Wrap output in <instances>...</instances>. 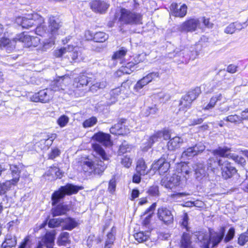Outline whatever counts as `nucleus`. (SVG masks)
I'll list each match as a JSON object with an SVG mask.
<instances>
[{
    "label": "nucleus",
    "mask_w": 248,
    "mask_h": 248,
    "mask_svg": "<svg viewBox=\"0 0 248 248\" xmlns=\"http://www.w3.org/2000/svg\"><path fill=\"white\" fill-rule=\"evenodd\" d=\"M70 81L71 79L68 76L60 77L51 82L49 88L35 93L31 97V99L35 102L48 103L53 98L55 93H63L66 89L67 84Z\"/></svg>",
    "instance_id": "1"
},
{
    "label": "nucleus",
    "mask_w": 248,
    "mask_h": 248,
    "mask_svg": "<svg viewBox=\"0 0 248 248\" xmlns=\"http://www.w3.org/2000/svg\"><path fill=\"white\" fill-rule=\"evenodd\" d=\"M94 155L101 159H95L91 162L86 161L84 162L83 169L84 171L93 173L94 175H101L106 169L109 156L106 154L103 147L97 143L92 144Z\"/></svg>",
    "instance_id": "2"
},
{
    "label": "nucleus",
    "mask_w": 248,
    "mask_h": 248,
    "mask_svg": "<svg viewBox=\"0 0 248 248\" xmlns=\"http://www.w3.org/2000/svg\"><path fill=\"white\" fill-rule=\"evenodd\" d=\"M230 149L226 146L218 147L217 148L211 151L214 157H210L207 161V169L215 171L218 166L221 167L222 163Z\"/></svg>",
    "instance_id": "3"
},
{
    "label": "nucleus",
    "mask_w": 248,
    "mask_h": 248,
    "mask_svg": "<svg viewBox=\"0 0 248 248\" xmlns=\"http://www.w3.org/2000/svg\"><path fill=\"white\" fill-rule=\"evenodd\" d=\"M142 15L133 10L121 8L119 21L123 24L140 25L142 24Z\"/></svg>",
    "instance_id": "4"
},
{
    "label": "nucleus",
    "mask_w": 248,
    "mask_h": 248,
    "mask_svg": "<svg viewBox=\"0 0 248 248\" xmlns=\"http://www.w3.org/2000/svg\"><path fill=\"white\" fill-rule=\"evenodd\" d=\"M82 188L71 184H67L64 186H61L58 190L55 191L51 196L52 204H57L65 195H71L77 193Z\"/></svg>",
    "instance_id": "5"
},
{
    "label": "nucleus",
    "mask_w": 248,
    "mask_h": 248,
    "mask_svg": "<svg viewBox=\"0 0 248 248\" xmlns=\"http://www.w3.org/2000/svg\"><path fill=\"white\" fill-rule=\"evenodd\" d=\"M16 23L22 26L23 28L30 29L35 27L36 24L44 22V18L36 13L29 14L23 16H18L16 19Z\"/></svg>",
    "instance_id": "6"
},
{
    "label": "nucleus",
    "mask_w": 248,
    "mask_h": 248,
    "mask_svg": "<svg viewBox=\"0 0 248 248\" xmlns=\"http://www.w3.org/2000/svg\"><path fill=\"white\" fill-rule=\"evenodd\" d=\"M54 55L57 58L64 56L69 59L71 57L73 61H75L80 56L81 51L80 48L77 46H68L55 50Z\"/></svg>",
    "instance_id": "7"
},
{
    "label": "nucleus",
    "mask_w": 248,
    "mask_h": 248,
    "mask_svg": "<svg viewBox=\"0 0 248 248\" xmlns=\"http://www.w3.org/2000/svg\"><path fill=\"white\" fill-rule=\"evenodd\" d=\"M201 93V90L197 87L190 91L187 94L184 95L179 103V111H186L189 109L193 100L196 99Z\"/></svg>",
    "instance_id": "8"
},
{
    "label": "nucleus",
    "mask_w": 248,
    "mask_h": 248,
    "mask_svg": "<svg viewBox=\"0 0 248 248\" xmlns=\"http://www.w3.org/2000/svg\"><path fill=\"white\" fill-rule=\"evenodd\" d=\"M16 38V44L23 43L24 47H30L31 46H37L40 42L38 37H31L24 33L20 34Z\"/></svg>",
    "instance_id": "9"
},
{
    "label": "nucleus",
    "mask_w": 248,
    "mask_h": 248,
    "mask_svg": "<svg viewBox=\"0 0 248 248\" xmlns=\"http://www.w3.org/2000/svg\"><path fill=\"white\" fill-rule=\"evenodd\" d=\"M220 168L222 171V177L228 179L232 177L237 172V170L233 165L229 162L225 157Z\"/></svg>",
    "instance_id": "10"
},
{
    "label": "nucleus",
    "mask_w": 248,
    "mask_h": 248,
    "mask_svg": "<svg viewBox=\"0 0 248 248\" xmlns=\"http://www.w3.org/2000/svg\"><path fill=\"white\" fill-rule=\"evenodd\" d=\"M225 233L224 228H221L218 232H210L209 234V245L212 244V248H216L223 239Z\"/></svg>",
    "instance_id": "11"
},
{
    "label": "nucleus",
    "mask_w": 248,
    "mask_h": 248,
    "mask_svg": "<svg viewBox=\"0 0 248 248\" xmlns=\"http://www.w3.org/2000/svg\"><path fill=\"white\" fill-rule=\"evenodd\" d=\"M157 217L165 224H170L173 222V216L171 211L165 207H161L158 209Z\"/></svg>",
    "instance_id": "12"
},
{
    "label": "nucleus",
    "mask_w": 248,
    "mask_h": 248,
    "mask_svg": "<svg viewBox=\"0 0 248 248\" xmlns=\"http://www.w3.org/2000/svg\"><path fill=\"white\" fill-rule=\"evenodd\" d=\"M90 4L93 11L100 14L105 13L109 6V4L103 0H93Z\"/></svg>",
    "instance_id": "13"
},
{
    "label": "nucleus",
    "mask_w": 248,
    "mask_h": 248,
    "mask_svg": "<svg viewBox=\"0 0 248 248\" xmlns=\"http://www.w3.org/2000/svg\"><path fill=\"white\" fill-rule=\"evenodd\" d=\"M200 22L197 19H190L180 25L178 29L181 31H194L199 26Z\"/></svg>",
    "instance_id": "14"
},
{
    "label": "nucleus",
    "mask_w": 248,
    "mask_h": 248,
    "mask_svg": "<svg viewBox=\"0 0 248 248\" xmlns=\"http://www.w3.org/2000/svg\"><path fill=\"white\" fill-rule=\"evenodd\" d=\"M180 176L174 174L170 177L163 178L161 182L162 186L167 188L172 189L180 185Z\"/></svg>",
    "instance_id": "15"
},
{
    "label": "nucleus",
    "mask_w": 248,
    "mask_h": 248,
    "mask_svg": "<svg viewBox=\"0 0 248 248\" xmlns=\"http://www.w3.org/2000/svg\"><path fill=\"white\" fill-rule=\"evenodd\" d=\"M62 25L59 22V19L54 16H50L48 20V28L47 32L51 34L52 36L58 34L59 30Z\"/></svg>",
    "instance_id": "16"
},
{
    "label": "nucleus",
    "mask_w": 248,
    "mask_h": 248,
    "mask_svg": "<svg viewBox=\"0 0 248 248\" xmlns=\"http://www.w3.org/2000/svg\"><path fill=\"white\" fill-rule=\"evenodd\" d=\"M56 137V135L55 134L48 135L46 139H42L36 143V149L38 148L43 151L47 150L52 145Z\"/></svg>",
    "instance_id": "17"
},
{
    "label": "nucleus",
    "mask_w": 248,
    "mask_h": 248,
    "mask_svg": "<svg viewBox=\"0 0 248 248\" xmlns=\"http://www.w3.org/2000/svg\"><path fill=\"white\" fill-rule=\"evenodd\" d=\"M124 122L118 123L110 128V132L114 135H124L129 133V130L124 124Z\"/></svg>",
    "instance_id": "18"
},
{
    "label": "nucleus",
    "mask_w": 248,
    "mask_h": 248,
    "mask_svg": "<svg viewBox=\"0 0 248 248\" xmlns=\"http://www.w3.org/2000/svg\"><path fill=\"white\" fill-rule=\"evenodd\" d=\"M110 138L109 134L99 132L93 136V140L101 143L104 146H107L111 144Z\"/></svg>",
    "instance_id": "19"
},
{
    "label": "nucleus",
    "mask_w": 248,
    "mask_h": 248,
    "mask_svg": "<svg viewBox=\"0 0 248 248\" xmlns=\"http://www.w3.org/2000/svg\"><path fill=\"white\" fill-rule=\"evenodd\" d=\"M195 178L197 181L203 183L207 179V173L203 164H200L195 170Z\"/></svg>",
    "instance_id": "20"
},
{
    "label": "nucleus",
    "mask_w": 248,
    "mask_h": 248,
    "mask_svg": "<svg viewBox=\"0 0 248 248\" xmlns=\"http://www.w3.org/2000/svg\"><path fill=\"white\" fill-rule=\"evenodd\" d=\"M170 10L172 15L175 16L183 17L185 16L187 13V6L186 4L182 5L179 8L177 3H172L170 6Z\"/></svg>",
    "instance_id": "21"
},
{
    "label": "nucleus",
    "mask_w": 248,
    "mask_h": 248,
    "mask_svg": "<svg viewBox=\"0 0 248 248\" xmlns=\"http://www.w3.org/2000/svg\"><path fill=\"white\" fill-rule=\"evenodd\" d=\"M55 44V37L51 36L48 39H45L42 43L38 44L36 50L39 52H45L50 49Z\"/></svg>",
    "instance_id": "22"
},
{
    "label": "nucleus",
    "mask_w": 248,
    "mask_h": 248,
    "mask_svg": "<svg viewBox=\"0 0 248 248\" xmlns=\"http://www.w3.org/2000/svg\"><path fill=\"white\" fill-rule=\"evenodd\" d=\"M196 236L202 248H209V235L206 231H199L197 232Z\"/></svg>",
    "instance_id": "23"
},
{
    "label": "nucleus",
    "mask_w": 248,
    "mask_h": 248,
    "mask_svg": "<svg viewBox=\"0 0 248 248\" xmlns=\"http://www.w3.org/2000/svg\"><path fill=\"white\" fill-rule=\"evenodd\" d=\"M16 38L11 40L5 37V34L0 39V46L1 47L6 48L7 51H12L16 47Z\"/></svg>",
    "instance_id": "24"
},
{
    "label": "nucleus",
    "mask_w": 248,
    "mask_h": 248,
    "mask_svg": "<svg viewBox=\"0 0 248 248\" xmlns=\"http://www.w3.org/2000/svg\"><path fill=\"white\" fill-rule=\"evenodd\" d=\"M8 165L9 166L8 168H10L13 177L12 179L11 180L14 182L13 183L14 184H17L19 180L22 166L20 164Z\"/></svg>",
    "instance_id": "25"
},
{
    "label": "nucleus",
    "mask_w": 248,
    "mask_h": 248,
    "mask_svg": "<svg viewBox=\"0 0 248 248\" xmlns=\"http://www.w3.org/2000/svg\"><path fill=\"white\" fill-rule=\"evenodd\" d=\"M127 52V49L124 47H122L119 50L116 51L111 58V61H113V64L116 65L118 62L122 63Z\"/></svg>",
    "instance_id": "26"
},
{
    "label": "nucleus",
    "mask_w": 248,
    "mask_h": 248,
    "mask_svg": "<svg viewBox=\"0 0 248 248\" xmlns=\"http://www.w3.org/2000/svg\"><path fill=\"white\" fill-rule=\"evenodd\" d=\"M90 78H88L84 74H81L74 79L73 86L75 88H79L86 86L90 81Z\"/></svg>",
    "instance_id": "27"
},
{
    "label": "nucleus",
    "mask_w": 248,
    "mask_h": 248,
    "mask_svg": "<svg viewBox=\"0 0 248 248\" xmlns=\"http://www.w3.org/2000/svg\"><path fill=\"white\" fill-rule=\"evenodd\" d=\"M141 56V55H139L137 56L134 59V62H131L127 63L125 67H122L120 72L127 74H130L134 70V66L142 61V60L140 59Z\"/></svg>",
    "instance_id": "28"
},
{
    "label": "nucleus",
    "mask_w": 248,
    "mask_h": 248,
    "mask_svg": "<svg viewBox=\"0 0 248 248\" xmlns=\"http://www.w3.org/2000/svg\"><path fill=\"white\" fill-rule=\"evenodd\" d=\"M17 243L16 237L15 235L11 233H8L5 238L4 241L2 243L1 248H11L15 247Z\"/></svg>",
    "instance_id": "29"
},
{
    "label": "nucleus",
    "mask_w": 248,
    "mask_h": 248,
    "mask_svg": "<svg viewBox=\"0 0 248 248\" xmlns=\"http://www.w3.org/2000/svg\"><path fill=\"white\" fill-rule=\"evenodd\" d=\"M160 137L158 134V132L155 133L154 135L150 136L147 140V141L145 143V146L142 147V150L143 151H147L148 149L151 148L153 145L161 140Z\"/></svg>",
    "instance_id": "30"
},
{
    "label": "nucleus",
    "mask_w": 248,
    "mask_h": 248,
    "mask_svg": "<svg viewBox=\"0 0 248 248\" xmlns=\"http://www.w3.org/2000/svg\"><path fill=\"white\" fill-rule=\"evenodd\" d=\"M183 142V140L179 137L176 136L170 139L167 144L168 149L170 151L174 150L180 147Z\"/></svg>",
    "instance_id": "31"
},
{
    "label": "nucleus",
    "mask_w": 248,
    "mask_h": 248,
    "mask_svg": "<svg viewBox=\"0 0 248 248\" xmlns=\"http://www.w3.org/2000/svg\"><path fill=\"white\" fill-rule=\"evenodd\" d=\"M63 225L62 227V230H66L71 231L76 227L78 224L77 221L73 218L68 217L64 220L62 219Z\"/></svg>",
    "instance_id": "32"
},
{
    "label": "nucleus",
    "mask_w": 248,
    "mask_h": 248,
    "mask_svg": "<svg viewBox=\"0 0 248 248\" xmlns=\"http://www.w3.org/2000/svg\"><path fill=\"white\" fill-rule=\"evenodd\" d=\"M156 206V203L155 202L153 203L145 211L144 214H149L144 219L142 222V224L145 227H147L150 222L151 218L152 217L153 212L155 210Z\"/></svg>",
    "instance_id": "33"
},
{
    "label": "nucleus",
    "mask_w": 248,
    "mask_h": 248,
    "mask_svg": "<svg viewBox=\"0 0 248 248\" xmlns=\"http://www.w3.org/2000/svg\"><path fill=\"white\" fill-rule=\"evenodd\" d=\"M146 166L143 159H140L138 160L137 166V172L140 175H145L148 173V171L146 170Z\"/></svg>",
    "instance_id": "34"
},
{
    "label": "nucleus",
    "mask_w": 248,
    "mask_h": 248,
    "mask_svg": "<svg viewBox=\"0 0 248 248\" xmlns=\"http://www.w3.org/2000/svg\"><path fill=\"white\" fill-rule=\"evenodd\" d=\"M181 248H192L190 235L188 233L184 232L181 240Z\"/></svg>",
    "instance_id": "35"
},
{
    "label": "nucleus",
    "mask_w": 248,
    "mask_h": 248,
    "mask_svg": "<svg viewBox=\"0 0 248 248\" xmlns=\"http://www.w3.org/2000/svg\"><path fill=\"white\" fill-rule=\"evenodd\" d=\"M55 236L51 232H47L42 239V241L46 248L54 245Z\"/></svg>",
    "instance_id": "36"
},
{
    "label": "nucleus",
    "mask_w": 248,
    "mask_h": 248,
    "mask_svg": "<svg viewBox=\"0 0 248 248\" xmlns=\"http://www.w3.org/2000/svg\"><path fill=\"white\" fill-rule=\"evenodd\" d=\"M124 88L123 84H122L120 87L116 88L110 91V96L112 102H115L119 95H120L122 93H124Z\"/></svg>",
    "instance_id": "37"
},
{
    "label": "nucleus",
    "mask_w": 248,
    "mask_h": 248,
    "mask_svg": "<svg viewBox=\"0 0 248 248\" xmlns=\"http://www.w3.org/2000/svg\"><path fill=\"white\" fill-rule=\"evenodd\" d=\"M12 181L7 180L4 183H0V194H4L7 191L10 189L12 186L16 185L14 184Z\"/></svg>",
    "instance_id": "38"
},
{
    "label": "nucleus",
    "mask_w": 248,
    "mask_h": 248,
    "mask_svg": "<svg viewBox=\"0 0 248 248\" xmlns=\"http://www.w3.org/2000/svg\"><path fill=\"white\" fill-rule=\"evenodd\" d=\"M224 120L226 122L233 123L235 124H238L243 122L242 115H241V116H239L235 114L229 115L224 118Z\"/></svg>",
    "instance_id": "39"
},
{
    "label": "nucleus",
    "mask_w": 248,
    "mask_h": 248,
    "mask_svg": "<svg viewBox=\"0 0 248 248\" xmlns=\"http://www.w3.org/2000/svg\"><path fill=\"white\" fill-rule=\"evenodd\" d=\"M67 211L66 205H58L52 209V214L53 217L61 216L65 214Z\"/></svg>",
    "instance_id": "40"
},
{
    "label": "nucleus",
    "mask_w": 248,
    "mask_h": 248,
    "mask_svg": "<svg viewBox=\"0 0 248 248\" xmlns=\"http://www.w3.org/2000/svg\"><path fill=\"white\" fill-rule=\"evenodd\" d=\"M222 96L221 93L217 94L213 96L211 98L209 103L203 109L204 110H208L213 108L216 105L217 102L218 101H220L222 99Z\"/></svg>",
    "instance_id": "41"
},
{
    "label": "nucleus",
    "mask_w": 248,
    "mask_h": 248,
    "mask_svg": "<svg viewBox=\"0 0 248 248\" xmlns=\"http://www.w3.org/2000/svg\"><path fill=\"white\" fill-rule=\"evenodd\" d=\"M134 237L140 243L146 241L149 237V232H140L134 234Z\"/></svg>",
    "instance_id": "42"
},
{
    "label": "nucleus",
    "mask_w": 248,
    "mask_h": 248,
    "mask_svg": "<svg viewBox=\"0 0 248 248\" xmlns=\"http://www.w3.org/2000/svg\"><path fill=\"white\" fill-rule=\"evenodd\" d=\"M195 155H197L195 150L190 147L183 152L181 156L184 159H186L191 158Z\"/></svg>",
    "instance_id": "43"
},
{
    "label": "nucleus",
    "mask_w": 248,
    "mask_h": 248,
    "mask_svg": "<svg viewBox=\"0 0 248 248\" xmlns=\"http://www.w3.org/2000/svg\"><path fill=\"white\" fill-rule=\"evenodd\" d=\"M44 22L40 24H36L35 33L39 36H44L46 34L48 33L47 32L48 29L44 25Z\"/></svg>",
    "instance_id": "44"
},
{
    "label": "nucleus",
    "mask_w": 248,
    "mask_h": 248,
    "mask_svg": "<svg viewBox=\"0 0 248 248\" xmlns=\"http://www.w3.org/2000/svg\"><path fill=\"white\" fill-rule=\"evenodd\" d=\"M226 157H229L232 158L235 162L241 165L242 166L245 165L246 163V160L244 157L235 155L234 154H228V153H227Z\"/></svg>",
    "instance_id": "45"
},
{
    "label": "nucleus",
    "mask_w": 248,
    "mask_h": 248,
    "mask_svg": "<svg viewBox=\"0 0 248 248\" xmlns=\"http://www.w3.org/2000/svg\"><path fill=\"white\" fill-rule=\"evenodd\" d=\"M108 38V35L104 32H98L94 34L93 40L96 42H104Z\"/></svg>",
    "instance_id": "46"
},
{
    "label": "nucleus",
    "mask_w": 248,
    "mask_h": 248,
    "mask_svg": "<svg viewBox=\"0 0 248 248\" xmlns=\"http://www.w3.org/2000/svg\"><path fill=\"white\" fill-rule=\"evenodd\" d=\"M69 233L67 232H62L58 239V244L60 246H64L68 242Z\"/></svg>",
    "instance_id": "47"
},
{
    "label": "nucleus",
    "mask_w": 248,
    "mask_h": 248,
    "mask_svg": "<svg viewBox=\"0 0 248 248\" xmlns=\"http://www.w3.org/2000/svg\"><path fill=\"white\" fill-rule=\"evenodd\" d=\"M149 83L145 77H143L141 79L139 80L134 86V90L139 92L144 86Z\"/></svg>",
    "instance_id": "48"
},
{
    "label": "nucleus",
    "mask_w": 248,
    "mask_h": 248,
    "mask_svg": "<svg viewBox=\"0 0 248 248\" xmlns=\"http://www.w3.org/2000/svg\"><path fill=\"white\" fill-rule=\"evenodd\" d=\"M107 236V238L105 243V248H110L113 244L115 237L112 232L108 233Z\"/></svg>",
    "instance_id": "49"
},
{
    "label": "nucleus",
    "mask_w": 248,
    "mask_h": 248,
    "mask_svg": "<svg viewBox=\"0 0 248 248\" xmlns=\"http://www.w3.org/2000/svg\"><path fill=\"white\" fill-rule=\"evenodd\" d=\"M132 146L128 144L126 141L123 142L120 146L119 149V154H124L127 152H130L132 149Z\"/></svg>",
    "instance_id": "50"
},
{
    "label": "nucleus",
    "mask_w": 248,
    "mask_h": 248,
    "mask_svg": "<svg viewBox=\"0 0 248 248\" xmlns=\"http://www.w3.org/2000/svg\"><path fill=\"white\" fill-rule=\"evenodd\" d=\"M97 122V120L96 117H92L86 120L83 123V126L84 128L92 127L96 124Z\"/></svg>",
    "instance_id": "51"
},
{
    "label": "nucleus",
    "mask_w": 248,
    "mask_h": 248,
    "mask_svg": "<svg viewBox=\"0 0 248 248\" xmlns=\"http://www.w3.org/2000/svg\"><path fill=\"white\" fill-rule=\"evenodd\" d=\"M248 242V234L247 231L241 234L238 238L237 243L240 246H244Z\"/></svg>",
    "instance_id": "52"
},
{
    "label": "nucleus",
    "mask_w": 248,
    "mask_h": 248,
    "mask_svg": "<svg viewBox=\"0 0 248 248\" xmlns=\"http://www.w3.org/2000/svg\"><path fill=\"white\" fill-rule=\"evenodd\" d=\"M62 222V219L61 218H53L49 220L48 225L50 228H55L60 225Z\"/></svg>",
    "instance_id": "53"
},
{
    "label": "nucleus",
    "mask_w": 248,
    "mask_h": 248,
    "mask_svg": "<svg viewBox=\"0 0 248 248\" xmlns=\"http://www.w3.org/2000/svg\"><path fill=\"white\" fill-rule=\"evenodd\" d=\"M168 162L166 161L165 158L161 157L156 162L152 164V169H153L154 170H157L159 168H160L161 166H163V164H164Z\"/></svg>",
    "instance_id": "54"
},
{
    "label": "nucleus",
    "mask_w": 248,
    "mask_h": 248,
    "mask_svg": "<svg viewBox=\"0 0 248 248\" xmlns=\"http://www.w3.org/2000/svg\"><path fill=\"white\" fill-rule=\"evenodd\" d=\"M108 83L106 79H103L101 81L96 82L93 85L91 88V90H96V89H104L105 88Z\"/></svg>",
    "instance_id": "55"
},
{
    "label": "nucleus",
    "mask_w": 248,
    "mask_h": 248,
    "mask_svg": "<svg viewBox=\"0 0 248 248\" xmlns=\"http://www.w3.org/2000/svg\"><path fill=\"white\" fill-rule=\"evenodd\" d=\"M145 77L150 83L152 81L155 80L156 78H159L160 73L158 72H152L149 73Z\"/></svg>",
    "instance_id": "56"
},
{
    "label": "nucleus",
    "mask_w": 248,
    "mask_h": 248,
    "mask_svg": "<svg viewBox=\"0 0 248 248\" xmlns=\"http://www.w3.org/2000/svg\"><path fill=\"white\" fill-rule=\"evenodd\" d=\"M235 235V229L231 227L229 230L228 233L224 238V242L227 243L232 240Z\"/></svg>",
    "instance_id": "57"
},
{
    "label": "nucleus",
    "mask_w": 248,
    "mask_h": 248,
    "mask_svg": "<svg viewBox=\"0 0 248 248\" xmlns=\"http://www.w3.org/2000/svg\"><path fill=\"white\" fill-rule=\"evenodd\" d=\"M60 154L61 151L58 148H53L51 149L50 153L48 154V158L50 159H53L59 156Z\"/></svg>",
    "instance_id": "58"
},
{
    "label": "nucleus",
    "mask_w": 248,
    "mask_h": 248,
    "mask_svg": "<svg viewBox=\"0 0 248 248\" xmlns=\"http://www.w3.org/2000/svg\"><path fill=\"white\" fill-rule=\"evenodd\" d=\"M191 147L195 150L196 155L202 152L205 149V145L202 142H199Z\"/></svg>",
    "instance_id": "59"
},
{
    "label": "nucleus",
    "mask_w": 248,
    "mask_h": 248,
    "mask_svg": "<svg viewBox=\"0 0 248 248\" xmlns=\"http://www.w3.org/2000/svg\"><path fill=\"white\" fill-rule=\"evenodd\" d=\"M69 121V118L64 115H62L57 120L58 124L62 127L65 126Z\"/></svg>",
    "instance_id": "60"
},
{
    "label": "nucleus",
    "mask_w": 248,
    "mask_h": 248,
    "mask_svg": "<svg viewBox=\"0 0 248 248\" xmlns=\"http://www.w3.org/2000/svg\"><path fill=\"white\" fill-rule=\"evenodd\" d=\"M132 162V159L127 155L124 156L121 159V164L127 168L131 166Z\"/></svg>",
    "instance_id": "61"
},
{
    "label": "nucleus",
    "mask_w": 248,
    "mask_h": 248,
    "mask_svg": "<svg viewBox=\"0 0 248 248\" xmlns=\"http://www.w3.org/2000/svg\"><path fill=\"white\" fill-rule=\"evenodd\" d=\"M233 24L235 26V31L236 30L240 31L248 26V20L245 22L241 23L238 21H236L234 22Z\"/></svg>",
    "instance_id": "62"
},
{
    "label": "nucleus",
    "mask_w": 248,
    "mask_h": 248,
    "mask_svg": "<svg viewBox=\"0 0 248 248\" xmlns=\"http://www.w3.org/2000/svg\"><path fill=\"white\" fill-rule=\"evenodd\" d=\"M148 193L151 196H158L159 195L158 187L156 186H151L148 190Z\"/></svg>",
    "instance_id": "63"
},
{
    "label": "nucleus",
    "mask_w": 248,
    "mask_h": 248,
    "mask_svg": "<svg viewBox=\"0 0 248 248\" xmlns=\"http://www.w3.org/2000/svg\"><path fill=\"white\" fill-rule=\"evenodd\" d=\"M224 33L228 34H232L235 32V26L233 22L231 23L224 30Z\"/></svg>",
    "instance_id": "64"
}]
</instances>
